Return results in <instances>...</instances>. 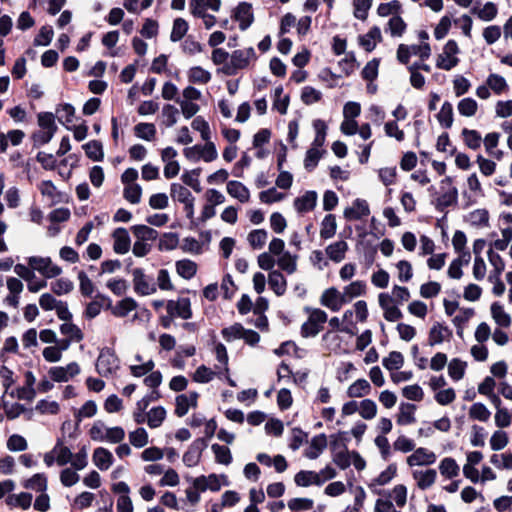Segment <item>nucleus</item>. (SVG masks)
<instances>
[{
	"mask_svg": "<svg viewBox=\"0 0 512 512\" xmlns=\"http://www.w3.org/2000/svg\"><path fill=\"white\" fill-rule=\"evenodd\" d=\"M257 54L253 47L234 50L225 66V73L234 75L239 70L247 69L257 61Z\"/></svg>",
	"mask_w": 512,
	"mask_h": 512,
	"instance_id": "obj_1",
	"label": "nucleus"
},
{
	"mask_svg": "<svg viewBox=\"0 0 512 512\" xmlns=\"http://www.w3.org/2000/svg\"><path fill=\"white\" fill-rule=\"evenodd\" d=\"M89 436L93 441L116 444L125 438V431L120 426L107 427L103 422L96 421L89 430Z\"/></svg>",
	"mask_w": 512,
	"mask_h": 512,
	"instance_id": "obj_2",
	"label": "nucleus"
},
{
	"mask_svg": "<svg viewBox=\"0 0 512 512\" xmlns=\"http://www.w3.org/2000/svg\"><path fill=\"white\" fill-rule=\"evenodd\" d=\"M355 314L357 322H365L368 318V307L364 300L357 301L352 309H347L342 315V326L341 332L354 335L357 327L356 322L353 321V315Z\"/></svg>",
	"mask_w": 512,
	"mask_h": 512,
	"instance_id": "obj_3",
	"label": "nucleus"
},
{
	"mask_svg": "<svg viewBox=\"0 0 512 512\" xmlns=\"http://www.w3.org/2000/svg\"><path fill=\"white\" fill-rule=\"evenodd\" d=\"M308 319L301 327V334L303 337H314L323 328L324 323L327 321V313L319 308H307Z\"/></svg>",
	"mask_w": 512,
	"mask_h": 512,
	"instance_id": "obj_4",
	"label": "nucleus"
},
{
	"mask_svg": "<svg viewBox=\"0 0 512 512\" xmlns=\"http://www.w3.org/2000/svg\"><path fill=\"white\" fill-rule=\"evenodd\" d=\"M183 154L191 162H197L201 159L205 162H212L218 157L215 144L209 140L204 145H194L185 148Z\"/></svg>",
	"mask_w": 512,
	"mask_h": 512,
	"instance_id": "obj_5",
	"label": "nucleus"
},
{
	"mask_svg": "<svg viewBox=\"0 0 512 512\" xmlns=\"http://www.w3.org/2000/svg\"><path fill=\"white\" fill-rule=\"evenodd\" d=\"M27 262L34 272L37 271L45 278H55L62 273V268L53 263L50 257L31 256Z\"/></svg>",
	"mask_w": 512,
	"mask_h": 512,
	"instance_id": "obj_6",
	"label": "nucleus"
},
{
	"mask_svg": "<svg viewBox=\"0 0 512 512\" xmlns=\"http://www.w3.org/2000/svg\"><path fill=\"white\" fill-rule=\"evenodd\" d=\"M412 55L418 56L422 61L431 55V47L427 42L420 45L400 44L397 48V60L402 64H408Z\"/></svg>",
	"mask_w": 512,
	"mask_h": 512,
	"instance_id": "obj_7",
	"label": "nucleus"
},
{
	"mask_svg": "<svg viewBox=\"0 0 512 512\" xmlns=\"http://www.w3.org/2000/svg\"><path fill=\"white\" fill-rule=\"evenodd\" d=\"M134 292L141 296H149L157 291L153 278L146 275L142 268H134L131 272Z\"/></svg>",
	"mask_w": 512,
	"mask_h": 512,
	"instance_id": "obj_8",
	"label": "nucleus"
},
{
	"mask_svg": "<svg viewBox=\"0 0 512 512\" xmlns=\"http://www.w3.org/2000/svg\"><path fill=\"white\" fill-rule=\"evenodd\" d=\"M459 53V47L456 41L449 40L443 47V51L438 55L436 60V66L439 69L449 71L454 68L459 59L457 54Z\"/></svg>",
	"mask_w": 512,
	"mask_h": 512,
	"instance_id": "obj_9",
	"label": "nucleus"
},
{
	"mask_svg": "<svg viewBox=\"0 0 512 512\" xmlns=\"http://www.w3.org/2000/svg\"><path fill=\"white\" fill-rule=\"evenodd\" d=\"M96 369L104 377L113 375L119 369V360L111 349H103L97 359Z\"/></svg>",
	"mask_w": 512,
	"mask_h": 512,
	"instance_id": "obj_10",
	"label": "nucleus"
},
{
	"mask_svg": "<svg viewBox=\"0 0 512 512\" xmlns=\"http://www.w3.org/2000/svg\"><path fill=\"white\" fill-rule=\"evenodd\" d=\"M320 304L333 312L339 311L346 303L342 291L335 287L325 289L319 300Z\"/></svg>",
	"mask_w": 512,
	"mask_h": 512,
	"instance_id": "obj_11",
	"label": "nucleus"
},
{
	"mask_svg": "<svg viewBox=\"0 0 512 512\" xmlns=\"http://www.w3.org/2000/svg\"><path fill=\"white\" fill-rule=\"evenodd\" d=\"M378 304L383 311V317L389 322H395L402 318V312L399 305L390 297L389 293H380L378 295Z\"/></svg>",
	"mask_w": 512,
	"mask_h": 512,
	"instance_id": "obj_12",
	"label": "nucleus"
},
{
	"mask_svg": "<svg viewBox=\"0 0 512 512\" xmlns=\"http://www.w3.org/2000/svg\"><path fill=\"white\" fill-rule=\"evenodd\" d=\"M81 372L80 366L77 362H71L66 366H54L48 371L52 381L55 382H68Z\"/></svg>",
	"mask_w": 512,
	"mask_h": 512,
	"instance_id": "obj_13",
	"label": "nucleus"
},
{
	"mask_svg": "<svg viewBox=\"0 0 512 512\" xmlns=\"http://www.w3.org/2000/svg\"><path fill=\"white\" fill-rule=\"evenodd\" d=\"M167 313L171 316L188 320L192 317L191 302L188 298L181 297L166 302Z\"/></svg>",
	"mask_w": 512,
	"mask_h": 512,
	"instance_id": "obj_14",
	"label": "nucleus"
},
{
	"mask_svg": "<svg viewBox=\"0 0 512 512\" xmlns=\"http://www.w3.org/2000/svg\"><path fill=\"white\" fill-rule=\"evenodd\" d=\"M436 454L425 448L419 447L414 449L413 452L406 458V463L409 467L414 466H429L436 462Z\"/></svg>",
	"mask_w": 512,
	"mask_h": 512,
	"instance_id": "obj_15",
	"label": "nucleus"
},
{
	"mask_svg": "<svg viewBox=\"0 0 512 512\" xmlns=\"http://www.w3.org/2000/svg\"><path fill=\"white\" fill-rule=\"evenodd\" d=\"M370 214L369 204L364 199H356L352 204L345 208L343 215L348 221L360 220Z\"/></svg>",
	"mask_w": 512,
	"mask_h": 512,
	"instance_id": "obj_16",
	"label": "nucleus"
},
{
	"mask_svg": "<svg viewBox=\"0 0 512 512\" xmlns=\"http://www.w3.org/2000/svg\"><path fill=\"white\" fill-rule=\"evenodd\" d=\"M113 251L116 254L124 255L131 249V238L125 228H116L112 233Z\"/></svg>",
	"mask_w": 512,
	"mask_h": 512,
	"instance_id": "obj_17",
	"label": "nucleus"
},
{
	"mask_svg": "<svg viewBox=\"0 0 512 512\" xmlns=\"http://www.w3.org/2000/svg\"><path fill=\"white\" fill-rule=\"evenodd\" d=\"M6 286L9 293L5 297L4 301L6 305L17 308L19 305L20 294L24 289V285L20 279L16 277H9L6 280Z\"/></svg>",
	"mask_w": 512,
	"mask_h": 512,
	"instance_id": "obj_18",
	"label": "nucleus"
},
{
	"mask_svg": "<svg viewBox=\"0 0 512 512\" xmlns=\"http://www.w3.org/2000/svg\"><path fill=\"white\" fill-rule=\"evenodd\" d=\"M204 447L202 440L194 441L183 454V464L188 468L196 467L200 463Z\"/></svg>",
	"mask_w": 512,
	"mask_h": 512,
	"instance_id": "obj_19",
	"label": "nucleus"
},
{
	"mask_svg": "<svg viewBox=\"0 0 512 512\" xmlns=\"http://www.w3.org/2000/svg\"><path fill=\"white\" fill-rule=\"evenodd\" d=\"M317 199L318 195L315 191H306L294 199L293 207L300 214L308 213L315 208Z\"/></svg>",
	"mask_w": 512,
	"mask_h": 512,
	"instance_id": "obj_20",
	"label": "nucleus"
},
{
	"mask_svg": "<svg viewBox=\"0 0 512 512\" xmlns=\"http://www.w3.org/2000/svg\"><path fill=\"white\" fill-rule=\"evenodd\" d=\"M452 336V331L441 323H435L429 330L428 344L430 346L440 345L445 341H449Z\"/></svg>",
	"mask_w": 512,
	"mask_h": 512,
	"instance_id": "obj_21",
	"label": "nucleus"
},
{
	"mask_svg": "<svg viewBox=\"0 0 512 512\" xmlns=\"http://www.w3.org/2000/svg\"><path fill=\"white\" fill-rule=\"evenodd\" d=\"M442 189L447 188V190L438 197L437 205L438 207L445 208L451 206L456 203L458 197V191L456 187L452 186L451 178L447 177L441 182Z\"/></svg>",
	"mask_w": 512,
	"mask_h": 512,
	"instance_id": "obj_22",
	"label": "nucleus"
},
{
	"mask_svg": "<svg viewBox=\"0 0 512 512\" xmlns=\"http://www.w3.org/2000/svg\"><path fill=\"white\" fill-rule=\"evenodd\" d=\"M234 17L239 22L241 30L247 29L254 20L252 5L247 2H241L235 9Z\"/></svg>",
	"mask_w": 512,
	"mask_h": 512,
	"instance_id": "obj_23",
	"label": "nucleus"
},
{
	"mask_svg": "<svg viewBox=\"0 0 512 512\" xmlns=\"http://www.w3.org/2000/svg\"><path fill=\"white\" fill-rule=\"evenodd\" d=\"M412 477L416 481V485L419 489L426 490L434 485L437 472L435 469L415 470L412 473Z\"/></svg>",
	"mask_w": 512,
	"mask_h": 512,
	"instance_id": "obj_24",
	"label": "nucleus"
},
{
	"mask_svg": "<svg viewBox=\"0 0 512 512\" xmlns=\"http://www.w3.org/2000/svg\"><path fill=\"white\" fill-rule=\"evenodd\" d=\"M381 41V30L377 26L372 27L366 34L359 37L360 46L367 52L373 51Z\"/></svg>",
	"mask_w": 512,
	"mask_h": 512,
	"instance_id": "obj_25",
	"label": "nucleus"
},
{
	"mask_svg": "<svg viewBox=\"0 0 512 512\" xmlns=\"http://www.w3.org/2000/svg\"><path fill=\"white\" fill-rule=\"evenodd\" d=\"M416 409H417V407L414 404L407 403V402L400 403V405L398 407L397 418H396L397 424L401 425V426H406V425H411V424L415 423Z\"/></svg>",
	"mask_w": 512,
	"mask_h": 512,
	"instance_id": "obj_26",
	"label": "nucleus"
},
{
	"mask_svg": "<svg viewBox=\"0 0 512 512\" xmlns=\"http://www.w3.org/2000/svg\"><path fill=\"white\" fill-rule=\"evenodd\" d=\"M93 464L101 471L108 470L114 461L112 453L103 447H98L92 455Z\"/></svg>",
	"mask_w": 512,
	"mask_h": 512,
	"instance_id": "obj_27",
	"label": "nucleus"
},
{
	"mask_svg": "<svg viewBox=\"0 0 512 512\" xmlns=\"http://www.w3.org/2000/svg\"><path fill=\"white\" fill-rule=\"evenodd\" d=\"M197 398L198 394L195 392L177 396L175 413L179 417L186 415L191 407H195L197 405Z\"/></svg>",
	"mask_w": 512,
	"mask_h": 512,
	"instance_id": "obj_28",
	"label": "nucleus"
},
{
	"mask_svg": "<svg viewBox=\"0 0 512 512\" xmlns=\"http://www.w3.org/2000/svg\"><path fill=\"white\" fill-rule=\"evenodd\" d=\"M227 193L241 203H247L250 200L249 189L239 181H228L226 186Z\"/></svg>",
	"mask_w": 512,
	"mask_h": 512,
	"instance_id": "obj_29",
	"label": "nucleus"
},
{
	"mask_svg": "<svg viewBox=\"0 0 512 512\" xmlns=\"http://www.w3.org/2000/svg\"><path fill=\"white\" fill-rule=\"evenodd\" d=\"M381 495L390 499L396 507L403 508L407 502V487L397 484L391 490L383 491Z\"/></svg>",
	"mask_w": 512,
	"mask_h": 512,
	"instance_id": "obj_30",
	"label": "nucleus"
},
{
	"mask_svg": "<svg viewBox=\"0 0 512 512\" xmlns=\"http://www.w3.org/2000/svg\"><path fill=\"white\" fill-rule=\"evenodd\" d=\"M222 374L224 373L221 371L220 366H215V370H212L205 365H200L193 373L192 379L194 382L205 384L212 381L216 376L220 377Z\"/></svg>",
	"mask_w": 512,
	"mask_h": 512,
	"instance_id": "obj_31",
	"label": "nucleus"
},
{
	"mask_svg": "<svg viewBox=\"0 0 512 512\" xmlns=\"http://www.w3.org/2000/svg\"><path fill=\"white\" fill-rule=\"evenodd\" d=\"M371 391L372 387L370 383L366 379L360 378L348 386L346 394L349 398L354 399L368 396Z\"/></svg>",
	"mask_w": 512,
	"mask_h": 512,
	"instance_id": "obj_32",
	"label": "nucleus"
},
{
	"mask_svg": "<svg viewBox=\"0 0 512 512\" xmlns=\"http://www.w3.org/2000/svg\"><path fill=\"white\" fill-rule=\"evenodd\" d=\"M220 6V0H191L189 3L192 15H203V13H206L207 9L217 12Z\"/></svg>",
	"mask_w": 512,
	"mask_h": 512,
	"instance_id": "obj_33",
	"label": "nucleus"
},
{
	"mask_svg": "<svg viewBox=\"0 0 512 512\" xmlns=\"http://www.w3.org/2000/svg\"><path fill=\"white\" fill-rule=\"evenodd\" d=\"M367 285L362 280H356L343 288L342 294L346 303H350L353 299L363 296L366 293Z\"/></svg>",
	"mask_w": 512,
	"mask_h": 512,
	"instance_id": "obj_34",
	"label": "nucleus"
},
{
	"mask_svg": "<svg viewBox=\"0 0 512 512\" xmlns=\"http://www.w3.org/2000/svg\"><path fill=\"white\" fill-rule=\"evenodd\" d=\"M490 313L495 323L503 328H507L511 325L512 319L509 313L504 309V306L499 302H494L490 306Z\"/></svg>",
	"mask_w": 512,
	"mask_h": 512,
	"instance_id": "obj_35",
	"label": "nucleus"
},
{
	"mask_svg": "<svg viewBox=\"0 0 512 512\" xmlns=\"http://www.w3.org/2000/svg\"><path fill=\"white\" fill-rule=\"evenodd\" d=\"M267 282L277 296H282L287 290V281L279 270H272L268 274Z\"/></svg>",
	"mask_w": 512,
	"mask_h": 512,
	"instance_id": "obj_36",
	"label": "nucleus"
},
{
	"mask_svg": "<svg viewBox=\"0 0 512 512\" xmlns=\"http://www.w3.org/2000/svg\"><path fill=\"white\" fill-rule=\"evenodd\" d=\"M294 482L299 487H309L311 485L320 486V475L310 470H301L294 476Z\"/></svg>",
	"mask_w": 512,
	"mask_h": 512,
	"instance_id": "obj_37",
	"label": "nucleus"
},
{
	"mask_svg": "<svg viewBox=\"0 0 512 512\" xmlns=\"http://www.w3.org/2000/svg\"><path fill=\"white\" fill-rule=\"evenodd\" d=\"M187 78L190 83L206 85L211 81L212 74L201 66H193L187 71Z\"/></svg>",
	"mask_w": 512,
	"mask_h": 512,
	"instance_id": "obj_38",
	"label": "nucleus"
},
{
	"mask_svg": "<svg viewBox=\"0 0 512 512\" xmlns=\"http://www.w3.org/2000/svg\"><path fill=\"white\" fill-rule=\"evenodd\" d=\"M327 446V439L324 434L317 435L311 439L309 447L305 450L308 459H316Z\"/></svg>",
	"mask_w": 512,
	"mask_h": 512,
	"instance_id": "obj_39",
	"label": "nucleus"
},
{
	"mask_svg": "<svg viewBox=\"0 0 512 512\" xmlns=\"http://www.w3.org/2000/svg\"><path fill=\"white\" fill-rule=\"evenodd\" d=\"M347 250L348 244L345 241L340 240L328 245L325 252L330 260L339 263L345 258Z\"/></svg>",
	"mask_w": 512,
	"mask_h": 512,
	"instance_id": "obj_40",
	"label": "nucleus"
},
{
	"mask_svg": "<svg viewBox=\"0 0 512 512\" xmlns=\"http://www.w3.org/2000/svg\"><path fill=\"white\" fill-rule=\"evenodd\" d=\"M166 416H167L166 409L162 406H156V407L151 408L147 412L145 422L147 423L149 428L156 429L163 424V422L166 419Z\"/></svg>",
	"mask_w": 512,
	"mask_h": 512,
	"instance_id": "obj_41",
	"label": "nucleus"
},
{
	"mask_svg": "<svg viewBox=\"0 0 512 512\" xmlns=\"http://www.w3.org/2000/svg\"><path fill=\"white\" fill-rule=\"evenodd\" d=\"M137 308L136 301L131 297H126L117 302L112 308L111 312L116 317H126L130 312Z\"/></svg>",
	"mask_w": 512,
	"mask_h": 512,
	"instance_id": "obj_42",
	"label": "nucleus"
},
{
	"mask_svg": "<svg viewBox=\"0 0 512 512\" xmlns=\"http://www.w3.org/2000/svg\"><path fill=\"white\" fill-rule=\"evenodd\" d=\"M276 264L287 274H293L297 270V256L286 251L277 257Z\"/></svg>",
	"mask_w": 512,
	"mask_h": 512,
	"instance_id": "obj_43",
	"label": "nucleus"
},
{
	"mask_svg": "<svg viewBox=\"0 0 512 512\" xmlns=\"http://www.w3.org/2000/svg\"><path fill=\"white\" fill-rule=\"evenodd\" d=\"M439 471L445 478L452 479L459 475L460 467L452 457H445L440 461Z\"/></svg>",
	"mask_w": 512,
	"mask_h": 512,
	"instance_id": "obj_44",
	"label": "nucleus"
},
{
	"mask_svg": "<svg viewBox=\"0 0 512 512\" xmlns=\"http://www.w3.org/2000/svg\"><path fill=\"white\" fill-rule=\"evenodd\" d=\"M6 504L10 507H19L24 510L28 509L32 503V494L21 492L19 494H10L6 498Z\"/></svg>",
	"mask_w": 512,
	"mask_h": 512,
	"instance_id": "obj_45",
	"label": "nucleus"
},
{
	"mask_svg": "<svg viewBox=\"0 0 512 512\" xmlns=\"http://www.w3.org/2000/svg\"><path fill=\"white\" fill-rule=\"evenodd\" d=\"M59 329L64 337L69 338L70 341L75 343L82 341L84 338L82 330L72 321L62 323Z\"/></svg>",
	"mask_w": 512,
	"mask_h": 512,
	"instance_id": "obj_46",
	"label": "nucleus"
},
{
	"mask_svg": "<svg viewBox=\"0 0 512 512\" xmlns=\"http://www.w3.org/2000/svg\"><path fill=\"white\" fill-rule=\"evenodd\" d=\"M467 368V363L459 358H453L448 363V375L453 381L461 380Z\"/></svg>",
	"mask_w": 512,
	"mask_h": 512,
	"instance_id": "obj_47",
	"label": "nucleus"
},
{
	"mask_svg": "<svg viewBox=\"0 0 512 512\" xmlns=\"http://www.w3.org/2000/svg\"><path fill=\"white\" fill-rule=\"evenodd\" d=\"M6 448L12 453L24 452L28 449V441L20 434H12L6 440Z\"/></svg>",
	"mask_w": 512,
	"mask_h": 512,
	"instance_id": "obj_48",
	"label": "nucleus"
},
{
	"mask_svg": "<svg viewBox=\"0 0 512 512\" xmlns=\"http://www.w3.org/2000/svg\"><path fill=\"white\" fill-rule=\"evenodd\" d=\"M52 449L55 458L58 459V466H65L72 460V451L61 440H58Z\"/></svg>",
	"mask_w": 512,
	"mask_h": 512,
	"instance_id": "obj_49",
	"label": "nucleus"
},
{
	"mask_svg": "<svg viewBox=\"0 0 512 512\" xmlns=\"http://www.w3.org/2000/svg\"><path fill=\"white\" fill-rule=\"evenodd\" d=\"M268 239V232L265 229H255L247 235V241L253 249H262Z\"/></svg>",
	"mask_w": 512,
	"mask_h": 512,
	"instance_id": "obj_50",
	"label": "nucleus"
},
{
	"mask_svg": "<svg viewBox=\"0 0 512 512\" xmlns=\"http://www.w3.org/2000/svg\"><path fill=\"white\" fill-rule=\"evenodd\" d=\"M336 230L337 222L335 216L332 214L326 215L321 222L320 237L330 239L335 235Z\"/></svg>",
	"mask_w": 512,
	"mask_h": 512,
	"instance_id": "obj_51",
	"label": "nucleus"
},
{
	"mask_svg": "<svg viewBox=\"0 0 512 512\" xmlns=\"http://www.w3.org/2000/svg\"><path fill=\"white\" fill-rule=\"evenodd\" d=\"M474 309L472 308H462L459 310L458 314H456L452 320L453 324L457 328V334L462 336L463 329L468 321L473 317Z\"/></svg>",
	"mask_w": 512,
	"mask_h": 512,
	"instance_id": "obj_52",
	"label": "nucleus"
},
{
	"mask_svg": "<svg viewBox=\"0 0 512 512\" xmlns=\"http://www.w3.org/2000/svg\"><path fill=\"white\" fill-rule=\"evenodd\" d=\"M377 404L372 399L366 398L359 402V415L365 420H372L377 415Z\"/></svg>",
	"mask_w": 512,
	"mask_h": 512,
	"instance_id": "obj_53",
	"label": "nucleus"
},
{
	"mask_svg": "<svg viewBox=\"0 0 512 512\" xmlns=\"http://www.w3.org/2000/svg\"><path fill=\"white\" fill-rule=\"evenodd\" d=\"M131 230L137 240L140 241H154L158 236L157 231L147 225H134Z\"/></svg>",
	"mask_w": 512,
	"mask_h": 512,
	"instance_id": "obj_54",
	"label": "nucleus"
},
{
	"mask_svg": "<svg viewBox=\"0 0 512 512\" xmlns=\"http://www.w3.org/2000/svg\"><path fill=\"white\" fill-rule=\"evenodd\" d=\"M396 474L397 465L395 463L389 464L384 471L372 480L370 487L386 485L392 481Z\"/></svg>",
	"mask_w": 512,
	"mask_h": 512,
	"instance_id": "obj_55",
	"label": "nucleus"
},
{
	"mask_svg": "<svg viewBox=\"0 0 512 512\" xmlns=\"http://www.w3.org/2000/svg\"><path fill=\"white\" fill-rule=\"evenodd\" d=\"M457 110L464 117H473L478 111V103L475 99L466 97L459 101Z\"/></svg>",
	"mask_w": 512,
	"mask_h": 512,
	"instance_id": "obj_56",
	"label": "nucleus"
},
{
	"mask_svg": "<svg viewBox=\"0 0 512 512\" xmlns=\"http://www.w3.org/2000/svg\"><path fill=\"white\" fill-rule=\"evenodd\" d=\"M129 442L135 448H142L149 443V435L145 428L138 427L129 432Z\"/></svg>",
	"mask_w": 512,
	"mask_h": 512,
	"instance_id": "obj_57",
	"label": "nucleus"
},
{
	"mask_svg": "<svg viewBox=\"0 0 512 512\" xmlns=\"http://www.w3.org/2000/svg\"><path fill=\"white\" fill-rule=\"evenodd\" d=\"M467 187L470 193L469 198H472L473 202H476L477 199L484 197V191L481 182L475 173L468 176Z\"/></svg>",
	"mask_w": 512,
	"mask_h": 512,
	"instance_id": "obj_58",
	"label": "nucleus"
},
{
	"mask_svg": "<svg viewBox=\"0 0 512 512\" xmlns=\"http://www.w3.org/2000/svg\"><path fill=\"white\" fill-rule=\"evenodd\" d=\"M466 221L475 227L486 226L489 221V213L486 209H475L467 215Z\"/></svg>",
	"mask_w": 512,
	"mask_h": 512,
	"instance_id": "obj_59",
	"label": "nucleus"
},
{
	"mask_svg": "<svg viewBox=\"0 0 512 512\" xmlns=\"http://www.w3.org/2000/svg\"><path fill=\"white\" fill-rule=\"evenodd\" d=\"M176 271L182 278L191 279L197 272V265L188 259L179 260L176 262Z\"/></svg>",
	"mask_w": 512,
	"mask_h": 512,
	"instance_id": "obj_60",
	"label": "nucleus"
},
{
	"mask_svg": "<svg viewBox=\"0 0 512 512\" xmlns=\"http://www.w3.org/2000/svg\"><path fill=\"white\" fill-rule=\"evenodd\" d=\"M462 136L463 141L468 148L472 150H477L481 147L482 137L478 131L464 128L462 130Z\"/></svg>",
	"mask_w": 512,
	"mask_h": 512,
	"instance_id": "obj_61",
	"label": "nucleus"
},
{
	"mask_svg": "<svg viewBox=\"0 0 512 512\" xmlns=\"http://www.w3.org/2000/svg\"><path fill=\"white\" fill-rule=\"evenodd\" d=\"M24 487L36 492L44 493L47 490V478L43 473L34 474L25 481Z\"/></svg>",
	"mask_w": 512,
	"mask_h": 512,
	"instance_id": "obj_62",
	"label": "nucleus"
},
{
	"mask_svg": "<svg viewBox=\"0 0 512 512\" xmlns=\"http://www.w3.org/2000/svg\"><path fill=\"white\" fill-rule=\"evenodd\" d=\"M486 84L488 85L489 89L497 95L502 94L508 89V84L505 78L494 73L487 77Z\"/></svg>",
	"mask_w": 512,
	"mask_h": 512,
	"instance_id": "obj_63",
	"label": "nucleus"
},
{
	"mask_svg": "<svg viewBox=\"0 0 512 512\" xmlns=\"http://www.w3.org/2000/svg\"><path fill=\"white\" fill-rule=\"evenodd\" d=\"M404 364V357L398 351H392L382 359V365L389 371L399 370Z\"/></svg>",
	"mask_w": 512,
	"mask_h": 512,
	"instance_id": "obj_64",
	"label": "nucleus"
}]
</instances>
